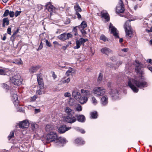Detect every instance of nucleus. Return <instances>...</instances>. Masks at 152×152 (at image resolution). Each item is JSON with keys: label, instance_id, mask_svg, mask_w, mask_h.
<instances>
[{"label": "nucleus", "instance_id": "obj_54", "mask_svg": "<svg viewBox=\"0 0 152 152\" xmlns=\"http://www.w3.org/2000/svg\"><path fill=\"white\" fill-rule=\"evenodd\" d=\"M37 99V97L35 96H34L31 97L30 100L32 102L34 101L36 99Z\"/></svg>", "mask_w": 152, "mask_h": 152}, {"label": "nucleus", "instance_id": "obj_36", "mask_svg": "<svg viewBox=\"0 0 152 152\" xmlns=\"http://www.w3.org/2000/svg\"><path fill=\"white\" fill-rule=\"evenodd\" d=\"M75 99L72 98H70L69 101V103L70 105L72 106L75 103Z\"/></svg>", "mask_w": 152, "mask_h": 152}, {"label": "nucleus", "instance_id": "obj_38", "mask_svg": "<svg viewBox=\"0 0 152 152\" xmlns=\"http://www.w3.org/2000/svg\"><path fill=\"white\" fill-rule=\"evenodd\" d=\"M82 107L79 104H77V111H81L82 110Z\"/></svg>", "mask_w": 152, "mask_h": 152}, {"label": "nucleus", "instance_id": "obj_60", "mask_svg": "<svg viewBox=\"0 0 152 152\" xmlns=\"http://www.w3.org/2000/svg\"><path fill=\"white\" fill-rule=\"evenodd\" d=\"M122 61H118L117 62L116 65L118 66H119L120 65L122 64Z\"/></svg>", "mask_w": 152, "mask_h": 152}, {"label": "nucleus", "instance_id": "obj_49", "mask_svg": "<svg viewBox=\"0 0 152 152\" xmlns=\"http://www.w3.org/2000/svg\"><path fill=\"white\" fill-rule=\"evenodd\" d=\"M9 15L11 18H12L15 15V13L13 11H10V12Z\"/></svg>", "mask_w": 152, "mask_h": 152}, {"label": "nucleus", "instance_id": "obj_33", "mask_svg": "<svg viewBox=\"0 0 152 152\" xmlns=\"http://www.w3.org/2000/svg\"><path fill=\"white\" fill-rule=\"evenodd\" d=\"M91 117L92 118H96L97 117V112L94 111L91 113Z\"/></svg>", "mask_w": 152, "mask_h": 152}, {"label": "nucleus", "instance_id": "obj_25", "mask_svg": "<svg viewBox=\"0 0 152 152\" xmlns=\"http://www.w3.org/2000/svg\"><path fill=\"white\" fill-rule=\"evenodd\" d=\"M45 129L46 132H53L52 131L53 129V127L50 125H47L45 128Z\"/></svg>", "mask_w": 152, "mask_h": 152}, {"label": "nucleus", "instance_id": "obj_37", "mask_svg": "<svg viewBox=\"0 0 152 152\" xmlns=\"http://www.w3.org/2000/svg\"><path fill=\"white\" fill-rule=\"evenodd\" d=\"M103 77V75L102 74L100 73H99V77H98V79L97 80V81L99 83H100L102 80Z\"/></svg>", "mask_w": 152, "mask_h": 152}, {"label": "nucleus", "instance_id": "obj_35", "mask_svg": "<svg viewBox=\"0 0 152 152\" xmlns=\"http://www.w3.org/2000/svg\"><path fill=\"white\" fill-rule=\"evenodd\" d=\"M13 63L18 65H22L23 64V62L20 59H18L17 60H15Z\"/></svg>", "mask_w": 152, "mask_h": 152}, {"label": "nucleus", "instance_id": "obj_39", "mask_svg": "<svg viewBox=\"0 0 152 152\" xmlns=\"http://www.w3.org/2000/svg\"><path fill=\"white\" fill-rule=\"evenodd\" d=\"M92 102L94 105H96L97 103V101L94 97H93L92 98Z\"/></svg>", "mask_w": 152, "mask_h": 152}, {"label": "nucleus", "instance_id": "obj_28", "mask_svg": "<svg viewBox=\"0 0 152 152\" xmlns=\"http://www.w3.org/2000/svg\"><path fill=\"white\" fill-rule=\"evenodd\" d=\"M9 24V20L7 18H4L3 20V26L4 27L5 25L7 26Z\"/></svg>", "mask_w": 152, "mask_h": 152}, {"label": "nucleus", "instance_id": "obj_62", "mask_svg": "<svg viewBox=\"0 0 152 152\" xmlns=\"http://www.w3.org/2000/svg\"><path fill=\"white\" fill-rule=\"evenodd\" d=\"M43 47V45H40L38 48L37 49V50H40L42 49Z\"/></svg>", "mask_w": 152, "mask_h": 152}, {"label": "nucleus", "instance_id": "obj_52", "mask_svg": "<svg viewBox=\"0 0 152 152\" xmlns=\"http://www.w3.org/2000/svg\"><path fill=\"white\" fill-rule=\"evenodd\" d=\"M64 96L66 97H69L71 96V94L69 92H66L64 93Z\"/></svg>", "mask_w": 152, "mask_h": 152}, {"label": "nucleus", "instance_id": "obj_6", "mask_svg": "<svg viewBox=\"0 0 152 152\" xmlns=\"http://www.w3.org/2000/svg\"><path fill=\"white\" fill-rule=\"evenodd\" d=\"M88 98V97L85 96L82 97L80 93L77 91V100H78L80 103L84 104L86 103L87 101Z\"/></svg>", "mask_w": 152, "mask_h": 152}, {"label": "nucleus", "instance_id": "obj_15", "mask_svg": "<svg viewBox=\"0 0 152 152\" xmlns=\"http://www.w3.org/2000/svg\"><path fill=\"white\" fill-rule=\"evenodd\" d=\"M110 94L113 99H116L118 97L119 94H118V91L117 90L111 89V91L110 92Z\"/></svg>", "mask_w": 152, "mask_h": 152}, {"label": "nucleus", "instance_id": "obj_44", "mask_svg": "<svg viewBox=\"0 0 152 152\" xmlns=\"http://www.w3.org/2000/svg\"><path fill=\"white\" fill-rule=\"evenodd\" d=\"M66 36L67 39H68L69 38L72 37V34L70 33H69L67 34H66Z\"/></svg>", "mask_w": 152, "mask_h": 152}, {"label": "nucleus", "instance_id": "obj_26", "mask_svg": "<svg viewBox=\"0 0 152 152\" xmlns=\"http://www.w3.org/2000/svg\"><path fill=\"white\" fill-rule=\"evenodd\" d=\"M66 36V34L64 33L61 34V35L58 37V38L59 39L62 41H64L67 39Z\"/></svg>", "mask_w": 152, "mask_h": 152}, {"label": "nucleus", "instance_id": "obj_8", "mask_svg": "<svg viewBox=\"0 0 152 152\" xmlns=\"http://www.w3.org/2000/svg\"><path fill=\"white\" fill-rule=\"evenodd\" d=\"M125 10L124 5L122 0H119L118 4L116 7V12L118 13H123Z\"/></svg>", "mask_w": 152, "mask_h": 152}, {"label": "nucleus", "instance_id": "obj_9", "mask_svg": "<svg viewBox=\"0 0 152 152\" xmlns=\"http://www.w3.org/2000/svg\"><path fill=\"white\" fill-rule=\"evenodd\" d=\"M135 62L136 64H135V68L136 72L141 74H142L143 72L142 69V68L143 67V65L140 63L138 60H135Z\"/></svg>", "mask_w": 152, "mask_h": 152}, {"label": "nucleus", "instance_id": "obj_17", "mask_svg": "<svg viewBox=\"0 0 152 152\" xmlns=\"http://www.w3.org/2000/svg\"><path fill=\"white\" fill-rule=\"evenodd\" d=\"M101 15L102 18H103L107 21L110 20V17L108 14L105 10H103L101 12Z\"/></svg>", "mask_w": 152, "mask_h": 152}, {"label": "nucleus", "instance_id": "obj_13", "mask_svg": "<svg viewBox=\"0 0 152 152\" xmlns=\"http://www.w3.org/2000/svg\"><path fill=\"white\" fill-rule=\"evenodd\" d=\"M88 41L87 39H84L83 38H81L79 40L77 41V49L79 48L81 45L84 46V43Z\"/></svg>", "mask_w": 152, "mask_h": 152}, {"label": "nucleus", "instance_id": "obj_7", "mask_svg": "<svg viewBox=\"0 0 152 152\" xmlns=\"http://www.w3.org/2000/svg\"><path fill=\"white\" fill-rule=\"evenodd\" d=\"M109 30L111 34H112L115 38H119L118 31L111 23H110L109 26Z\"/></svg>", "mask_w": 152, "mask_h": 152}, {"label": "nucleus", "instance_id": "obj_31", "mask_svg": "<svg viewBox=\"0 0 152 152\" xmlns=\"http://www.w3.org/2000/svg\"><path fill=\"white\" fill-rule=\"evenodd\" d=\"M77 56V60H79L80 61H83L85 58L84 56L82 54H80L78 55Z\"/></svg>", "mask_w": 152, "mask_h": 152}, {"label": "nucleus", "instance_id": "obj_64", "mask_svg": "<svg viewBox=\"0 0 152 152\" xmlns=\"http://www.w3.org/2000/svg\"><path fill=\"white\" fill-rule=\"evenodd\" d=\"M147 61L151 64H152V60L151 59H149Z\"/></svg>", "mask_w": 152, "mask_h": 152}, {"label": "nucleus", "instance_id": "obj_12", "mask_svg": "<svg viewBox=\"0 0 152 152\" xmlns=\"http://www.w3.org/2000/svg\"><path fill=\"white\" fill-rule=\"evenodd\" d=\"M46 8H48V11L50 12L51 15L53 12H55L56 8L53 5H51V2H49L45 5Z\"/></svg>", "mask_w": 152, "mask_h": 152}, {"label": "nucleus", "instance_id": "obj_45", "mask_svg": "<svg viewBox=\"0 0 152 152\" xmlns=\"http://www.w3.org/2000/svg\"><path fill=\"white\" fill-rule=\"evenodd\" d=\"M44 92L43 89H41L40 88V89H39L37 91V93L39 95H41Z\"/></svg>", "mask_w": 152, "mask_h": 152}, {"label": "nucleus", "instance_id": "obj_42", "mask_svg": "<svg viewBox=\"0 0 152 152\" xmlns=\"http://www.w3.org/2000/svg\"><path fill=\"white\" fill-rule=\"evenodd\" d=\"M77 130L82 134H84L85 133V131L83 129H80L79 128H77Z\"/></svg>", "mask_w": 152, "mask_h": 152}, {"label": "nucleus", "instance_id": "obj_10", "mask_svg": "<svg viewBox=\"0 0 152 152\" xmlns=\"http://www.w3.org/2000/svg\"><path fill=\"white\" fill-rule=\"evenodd\" d=\"M12 100L15 106H18L19 101L18 100V96L15 91H13L11 92Z\"/></svg>", "mask_w": 152, "mask_h": 152}, {"label": "nucleus", "instance_id": "obj_43", "mask_svg": "<svg viewBox=\"0 0 152 152\" xmlns=\"http://www.w3.org/2000/svg\"><path fill=\"white\" fill-rule=\"evenodd\" d=\"M100 39L104 41H106L107 40V38L104 35H102L100 36Z\"/></svg>", "mask_w": 152, "mask_h": 152}, {"label": "nucleus", "instance_id": "obj_1", "mask_svg": "<svg viewBox=\"0 0 152 152\" xmlns=\"http://www.w3.org/2000/svg\"><path fill=\"white\" fill-rule=\"evenodd\" d=\"M137 87L142 88L147 86V83L145 81H140L138 80L135 79L129 80L128 82V85L133 91L135 93L138 91V89L134 86Z\"/></svg>", "mask_w": 152, "mask_h": 152}, {"label": "nucleus", "instance_id": "obj_18", "mask_svg": "<svg viewBox=\"0 0 152 152\" xmlns=\"http://www.w3.org/2000/svg\"><path fill=\"white\" fill-rule=\"evenodd\" d=\"M75 118L73 115H68L64 118L65 121L68 123H72L75 121Z\"/></svg>", "mask_w": 152, "mask_h": 152}, {"label": "nucleus", "instance_id": "obj_51", "mask_svg": "<svg viewBox=\"0 0 152 152\" xmlns=\"http://www.w3.org/2000/svg\"><path fill=\"white\" fill-rule=\"evenodd\" d=\"M77 18L79 20H82V19L81 17V15L80 14V13H78L77 12Z\"/></svg>", "mask_w": 152, "mask_h": 152}, {"label": "nucleus", "instance_id": "obj_11", "mask_svg": "<svg viewBox=\"0 0 152 152\" xmlns=\"http://www.w3.org/2000/svg\"><path fill=\"white\" fill-rule=\"evenodd\" d=\"M87 27V24L86 22L83 21L81 23L80 25L78 26L80 31L83 36H85L87 34L86 32L84 30V28Z\"/></svg>", "mask_w": 152, "mask_h": 152}, {"label": "nucleus", "instance_id": "obj_3", "mask_svg": "<svg viewBox=\"0 0 152 152\" xmlns=\"http://www.w3.org/2000/svg\"><path fill=\"white\" fill-rule=\"evenodd\" d=\"M22 79L19 75H16L10 78V82L15 85L19 86L22 83Z\"/></svg>", "mask_w": 152, "mask_h": 152}, {"label": "nucleus", "instance_id": "obj_21", "mask_svg": "<svg viewBox=\"0 0 152 152\" xmlns=\"http://www.w3.org/2000/svg\"><path fill=\"white\" fill-rule=\"evenodd\" d=\"M81 92L82 94L87 97L89 96L91 94V92L90 91L84 90L83 89H81Z\"/></svg>", "mask_w": 152, "mask_h": 152}, {"label": "nucleus", "instance_id": "obj_59", "mask_svg": "<svg viewBox=\"0 0 152 152\" xmlns=\"http://www.w3.org/2000/svg\"><path fill=\"white\" fill-rule=\"evenodd\" d=\"M2 86L3 87L5 88L6 89H7L8 87V85L5 83H3L2 84Z\"/></svg>", "mask_w": 152, "mask_h": 152}, {"label": "nucleus", "instance_id": "obj_40", "mask_svg": "<svg viewBox=\"0 0 152 152\" xmlns=\"http://www.w3.org/2000/svg\"><path fill=\"white\" fill-rule=\"evenodd\" d=\"M9 13L10 11L9 10H5L3 15V16L4 17H7L9 15Z\"/></svg>", "mask_w": 152, "mask_h": 152}, {"label": "nucleus", "instance_id": "obj_55", "mask_svg": "<svg viewBox=\"0 0 152 152\" xmlns=\"http://www.w3.org/2000/svg\"><path fill=\"white\" fill-rule=\"evenodd\" d=\"M72 96L75 98L76 96V91L74 90L72 92Z\"/></svg>", "mask_w": 152, "mask_h": 152}, {"label": "nucleus", "instance_id": "obj_2", "mask_svg": "<svg viewBox=\"0 0 152 152\" xmlns=\"http://www.w3.org/2000/svg\"><path fill=\"white\" fill-rule=\"evenodd\" d=\"M46 138L47 143L54 142L56 143H60L64 144L66 143V139L62 137H58L56 133L53 132H50L47 134Z\"/></svg>", "mask_w": 152, "mask_h": 152}, {"label": "nucleus", "instance_id": "obj_5", "mask_svg": "<svg viewBox=\"0 0 152 152\" xmlns=\"http://www.w3.org/2000/svg\"><path fill=\"white\" fill-rule=\"evenodd\" d=\"M93 92L96 96H102L105 93V89L102 87H97L94 89Z\"/></svg>", "mask_w": 152, "mask_h": 152}, {"label": "nucleus", "instance_id": "obj_19", "mask_svg": "<svg viewBox=\"0 0 152 152\" xmlns=\"http://www.w3.org/2000/svg\"><path fill=\"white\" fill-rule=\"evenodd\" d=\"M70 128V127H67L65 125H64L58 128V131L60 133H63L69 130Z\"/></svg>", "mask_w": 152, "mask_h": 152}, {"label": "nucleus", "instance_id": "obj_58", "mask_svg": "<svg viewBox=\"0 0 152 152\" xmlns=\"http://www.w3.org/2000/svg\"><path fill=\"white\" fill-rule=\"evenodd\" d=\"M128 50L129 49L128 48H124L121 50V51L125 53L127 52Z\"/></svg>", "mask_w": 152, "mask_h": 152}, {"label": "nucleus", "instance_id": "obj_48", "mask_svg": "<svg viewBox=\"0 0 152 152\" xmlns=\"http://www.w3.org/2000/svg\"><path fill=\"white\" fill-rule=\"evenodd\" d=\"M45 43L47 46L49 47H50L51 46V44L49 42L47 39L45 40Z\"/></svg>", "mask_w": 152, "mask_h": 152}, {"label": "nucleus", "instance_id": "obj_53", "mask_svg": "<svg viewBox=\"0 0 152 152\" xmlns=\"http://www.w3.org/2000/svg\"><path fill=\"white\" fill-rule=\"evenodd\" d=\"M110 59L113 61H115L117 60V58L115 56H112L110 57Z\"/></svg>", "mask_w": 152, "mask_h": 152}, {"label": "nucleus", "instance_id": "obj_50", "mask_svg": "<svg viewBox=\"0 0 152 152\" xmlns=\"http://www.w3.org/2000/svg\"><path fill=\"white\" fill-rule=\"evenodd\" d=\"M18 30H17V31H16L13 34H12V36L11 37V40H12V41H13L14 39L12 40V38H14V37H15V35L17 34V33H18Z\"/></svg>", "mask_w": 152, "mask_h": 152}, {"label": "nucleus", "instance_id": "obj_47", "mask_svg": "<svg viewBox=\"0 0 152 152\" xmlns=\"http://www.w3.org/2000/svg\"><path fill=\"white\" fill-rule=\"evenodd\" d=\"M74 73L72 69H71L70 70H68L66 72V74L69 75L70 73Z\"/></svg>", "mask_w": 152, "mask_h": 152}, {"label": "nucleus", "instance_id": "obj_24", "mask_svg": "<svg viewBox=\"0 0 152 152\" xmlns=\"http://www.w3.org/2000/svg\"><path fill=\"white\" fill-rule=\"evenodd\" d=\"M101 51L103 53L108 55L111 52V51L108 48H104L101 50Z\"/></svg>", "mask_w": 152, "mask_h": 152}, {"label": "nucleus", "instance_id": "obj_32", "mask_svg": "<svg viewBox=\"0 0 152 152\" xmlns=\"http://www.w3.org/2000/svg\"><path fill=\"white\" fill-rule=\"evenodd\" d=\"M79 144L80 145H83L85 143V141L81 138L77 139V144Z\"/></svg>", "mask_w": 152, "mask_h": 152}, {"label": "nucleus", "instance_id": "obj_63", "mask_svg": "<svg viewBox=\"0 0 152 152\" xmlns=\"http://www.w3.org/2000/svg\"><path fill=\"white\" fill-rule=\"evenodd\" d=\"M107 65L109 67H112L113 66V65L111 63H109L107 64Z\"/></svg>", "mask_w": 152, "mask_h": 152}, {"label": "nucleus", "instance_id": "obj_29", "mask_svg": "<svg viewBox=\"0 0 152 152\" xmlns=\"http://www.w3.org/2000/svg\"><path fill=\"white\" fill-rule=\"evenodd\" d=\"M38 128V126L36 124L32 123L31 124L32 130L34 132H36Z\"/></svg>", "mask_w": 152, "mask_h": 152}, {"label": "nucleus", "instance_id": "obj_57", "mask_svg": "<svg viewBox=\"0 0 152 152\" xmlns=\"http://www.w3.org/2000/svg\"><path fill=\"white\" fill-rule=\"evenodd\" d=\"M7 33L8 34L11 35V28L9 27L7 29Z\"/></svg>", "mask_w": 152, "mask_h": 152}, {"label": "nucleus", "instance_id": "obj_34", "mask_svg": "<svg viewBox=\"0 0 152 152\" xmlns=\"http://www.w3.org/2000/svg\"><path fill=\"white\" fill-rule=\"evenodd\" d=\"M7 70L6 69H0V75H7Z\"/></svg>", "mask_w": 152, "mask_h": 152}, {"label": "nucleus", "instance_id": "obj_23", "mask_svg": "<svg viewBox=\"0 0 152 152\" xmlns=\"http://www.w3.org/2000/svg\"><path fill=\"white\" fill-rule=\"evenodd\" d=\"M77 119L79 122H83L86 120L85 116L83 115H77Z\"/></svg>", "mask_w": 152, "mask_h": 152}, {"label": "nucleus", "instance_id": "obj_41", "mask_svg": "<svg viewBox=\"0 0 152 152\" xmlns=\"http://www.w3.org/2000/svg\"><path fill=\"white\" fill-rule=\"evenodd\" d=\"M14 133L13 132H10L9 135L8 136V138L9 140H10L11 138L13 137Z\"/></svg>", "mask_w": 152, "mask_h": 152}, {"label": "nucleus", "instance_id": "obj_20", "mask_svg": "<svg viewBox=\"0 0 152 152\" xmlns=\"http://www.w3.org/2000/svg\"><path fill=\"white\" fill-rule=\"evenodd\" d=\"M101 104L103 105H106L108 103V98L106 96H103L101 99Z\"/></svg>", "mask_w": 152, "mask_h": 152}, {"label": "nucleus", "instance_id": "obj_16", "mask_svg": "<svg viewBox=\"0 0 152 152\" xmlns=\"http://www.w3.org/2000/svg\"><path fill=\"white\" fill-rule=\"evenodd\" d=\"M40 74L37 75V81L39 87L41 89H44V83L43 79L41 78Z\"/></svg>", "mask_w": 152, "mask_h": 152}, {"label": "nucleus", "instance_id": "obj_46", "mask_svg": "<svg viewBox=\"0 0 152 152\" xmlns=\"http://www.w3.org/2000/svg\"><path fill=\"white\" fill-rule=\"evenodd\" d=\"M82 10L81 8L77 4V12H80Z\"/></svg>", "mask_w": 152, "mask_h": 152}, {"label": "nucleus", "instance_id": "obj_4", "mask_svg": "<svg viewBox=\"0 0 152 152\" xmlns=\"http://www.w3.org/2000/svg\"><path fill=\"white\" fill-rule=\"evenodd\" d=\"M131 20H128L125 23L124 26V28H125V31L126 35L130 37H132L133 36L132 31L131 27L129 24Z\"/></svg>", "mask_w": 152, "mask_h": 152}, {"label": "nucleus", "instance_id": "obj_56", "mask_svg": "<svg viewBox=\"0 0 152 152\" xmlns=\"http://www.w3.org/2000/svg\"><path fill=\"white\" fill-rule=\"evenodd\" d=\"M21 12L20 11H16V12H15V16H16V17H17L19 15H20V13H21Z\"/></svg>", "mask_w": 152, "mask_h": 152}, {"label": "nucleus", "instance_id": "obj_14", "mask_svg": "<svg viewBox=\"0 0 152 152\" xmlns=\"http://www.w3.org/2000/svg\"><path fill=\"white\" fill-rule=\"evenodd\" d=\"M20 128H27L29 125L28 120H26L20 122L18 124Z\"/></svg>", "mask_w": 152, "mask_h": 152}, {"label": "nucleus", "instance_id": "obj_30", "mask_svg": "<svg viewBox=\"0 0 152 152\" xmlns=\"http://www.w3.org/2000/svg\"><path fill=\"white\" fill-rule=\"evenodd\" d=\"M70 81V79L69 78H68L66 80H65V79L63 78L62 79L61 81H60V84H62L65 83H68Z\"/></svg>", "mask_w": 152, "mask_h": 152}, {"label": "nucleus", "instance_id": "obj_27", "mask_svg": "<svg viewBox=\"0 0 152 152\" xmlns=\"http://www.w3.org/2000/svg\"><path fill=\"white\" fill-rule=\"evenodd\" d=\"M39 68V66H32L30 69L29 71L31 72L34 73L36 72Z\"/></svg>", "mask_w": 152, "mask_h": 152}, {"label": "nucleus", "instance_id": "obj_22", "mask_svg": "<svg viewBox=\"0 0 152 152\" xmlns=\"http://www.w3.org/2000/svg\"><path fill=\"white\" fill-rule=\"evenodd\" d=\"M65 111L68 115H73L74 114V111L69 107H66Z\"/></svg>", "mask_w": 152, "mask_h": 152}, {"label": "nucleus", "instance_id": "obj_61", "mask_svg": "<svg viewBox=\"0 0 152 152\" xmlns=\"http://www.w3.org/2000/svg\"><path fill=\"white\" fill-rule=\"evenodd\" d=\"M53 44L54 45H59L61 46V45L60 44H59L57 42V41H54L53 42Z\"/></svg>", "mask_w": 152, "mask_h": 152}]
</instances>
